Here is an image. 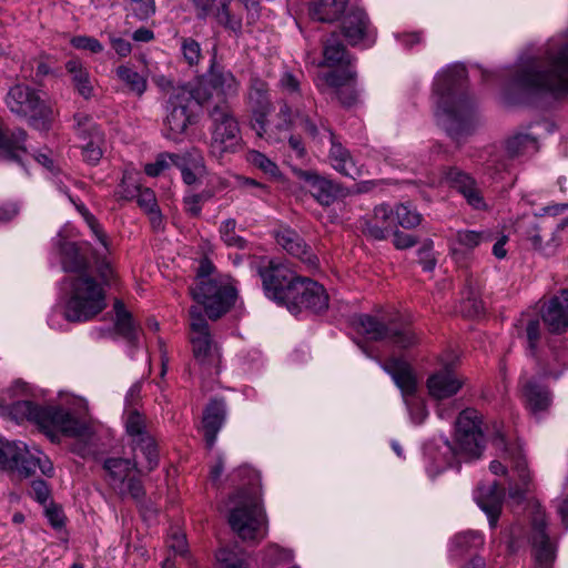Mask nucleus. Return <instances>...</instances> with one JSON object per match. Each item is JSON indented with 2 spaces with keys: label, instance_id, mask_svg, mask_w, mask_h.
Masks as SVG:
<instances>
[{
  "label": "nucleus",
  "instance_id": "9b49d317",
  "mask_svg": "<svg viewBox=\"0 0 568 568\" xmlns=\"http://www.w3.org/2000/svg\"><path fill=\"white\" fill-rule=\"evenodd\" d=\"M193 300L211 320H217L234 304L236 292L222 278L197 282L190 288Z\"/></svg>",
  "mask_w": 568,
  "mask_h": 568
},
{
  "label": "nucleus",
  "instance_id": "5fc2aeb1",
  "mask_svg": "<svg viewBox=\"0 0 568 568\" xmlns=\"http://www.w3.org/2000/svg\"><path fill=\"white\" fill-rule=\"evenodd\" d=\"M73 120L75 133L81 140H88V138H91L95 132H102L89 114L75 113Z\"/></svg>",
  "mask_w": 568,
  "mask_h": 568
},
{
  "label": "nucleus",
  "instance_id": "37998d69",
  "mask_svg": "<svg viewBox=\"0 0 568 568\" xmlns=\"http://www.w3.org/2000/svg\"><path fill=\"white\" fill-rule=\"evenodd\" d=\"M272 104L263 106H251L252 110V129L260 138H265L268 141H280L281 138L275 134L274 126L268 128L267 116L271 112Z\"/></svg>",
  "mask_w": 568,
  "mask_h": 568
},
{
  "label": "nucleus",
  "instance_id": "72a5a7b5",
  "mask_svg": "<svg viewBox=\"0 0 568 568\" xmlns=\"http://www.w3.org/2000/svg\"><path fill=\"white\" fill-rule=\"evenodd\" d=\"M60 246L61 265L64 272L80 275L88 273L90 263L88 258L81 254L80 248L74 242H58Z\"/></svg>",
  "mask_w": 568,
  "mask_h": 568
},
{
  "label": "nucleus",
  "instance_id": "58836bf2",
  "mask_svg": "<svg viewBox=\"0 0 568 568\" xmlns=\"http://www.w3.org/2000/svg\"><path fill=\"white\" fill-rule=\"evenodd\" d=\"M484 545V537L477 531L468 530L456 534L449 541L448 551L453 559H460L467 552Z\"/></svg>",
  "mask_w": 568,
  "mask_h": 568
},
{
  "label": "nucleus",
  "instance_id": "13d9d810",
  "mask_svg": "<svg viewBox=\"0 0 568 568\" xmlns=\"http://www.w3.org/2000/svg\"><path fill=\"white\" fill-rule=\"evenodd\" d=\"M81 215L83 216L87 225L91 230L92 234L95 236V239L99 241V243L103 246L105 252H109L108 247V239L106 234L104 233L103 229L101 227L100 223L95 219L93 214H91L87 207L83 205L78 206Z\"/></svg>",
  "mask_w": 568,
  "mask_h": 568
},
{
  "label": "nucleus",
  "instance_id": "f257e3e1",
  "mask_svg": "<svg viewBox=\"0 0 568 568\" xmlns=\"http://www.w3.org/2000/svg\"><path fill=\"white\" fill-rule=\"evenodd\" d=\"M231 480L240 487L230 497L229 524L243 541L260 542L268 531L261 475L252 467L241 466L232 473Z\"/></svg>",
  "mask_w": 568,
  "mask_h": 568
},
{
  "label": "nucleus",
  "instance_id": "dca6fc26",
  "mask_svg": "<svg viewBox=\"0 0 568 568\" xmlns=\"http://www.w3.org/2000/svg\"><path fill=\"white\" fill-rule=\"evenodd\" d=\"M124 425L126 434L131 437L133 450H141L146 459L148 470L158 465V449L155 440L146 429V417L135 407L126 408L124 413Z\"/></svg>",
  "mask_w": 568,
  "mask_h": 568
},
{
  "label": "nucleus",
  "instance_id": "bf43d9fd",
  "mask_svg": "<svg viewBox=\"0 0 568 568\" xmlns=\"http://www.w3.org/2000/svg\"><path fill=\"white\" fill-rule=\"evenodd\" d=\"M404 402L409 412L412 422L417 425L422 424L428 415L424 400L415 395Z\"/></svg>",
  "mask_w": 568,
  "mask_h": 568
},
{
  "label": "nucleus",
  "instance_id": "20e7f679",
  "mask_svg": "<svg viewBox=\"0 0 568 568\" xmlns=\"http://www.w3.org/2000/svg\"><path fill=\"white\" fill-rule=\"evenodd\" d=\"M464 77L465 70L454 67L439 73L434 82L436 113L447 118V132L456 142H459L464 134L470 133L475 115L474 102L467 95L457 92Z\"/></svg>",
  "mask_w": 568,
  "mask_h": 568
},
{
  "label": "nucleus",
  "instance_id": "680f3d73",
  "mask_svg": "<svg viewBox=\"0 0 568 568\" xmlns=\"http://www.w3.org/2000/svg\"><path fill=\"white\" fill-rule=\"evenodd\" d=\"M97 264V272L101 280V285L104 286H111L115 282V272L114 268L109 260H106L105 256L97 257L95 258Z\"/></svg>",
  "mask_w": 568,
  "mask_h": 568
},
{
  "label": "nucleus",
  "instance_id": "4d7b16f0",
  "mask_svg": "<svg viewBox=\"0 0 568 568\" xmlns=\"http://www.w3.org/2000/svg\"><path fill=\"white\" fill-rule=\"evenodd\" d=\"M181 51L184 58V61L190 65H197L201 58V45L200 43L192 38H183L181 40Z\"/></svg>",
  "mask_w": 568,
  "mask_h": 568
},
{
  "label": "nucleus",
  "instance_id": "5701e85b",
  "mask_svg": "<svg viewBox=\"0 0 568 568\" xmlns=\"http://www.w3.org/2000/svg\"><path fill=\"white\" fill-rule=\"evenodd\" d=\"M463 385L464 379L449 365L444 366L427 378L428 393L435 399H445L456 395Z\"/></svg>",
  "mask_w": 568,
  "mask_h": 568
},
{
  "label": "nucleus",
  "instance_id": "393cba45",
  "mask_svg": "<svg viewBox=\"0 0 568 568\" xmlns=\"http://www.w3.org/2000/svg\"><path fill=\"white\" fill-rule=\"evenodd\" d=\"M382 368L392 376L396 386L400 389L403 399H407L416 395L417 378L412 367L399 358H389L381 363Z\"/></svg>",
  "mask_w": 568,
  "mask_h": 568
},
{
  "label": "nucleus",
  "instance_id": "aec40b11",
  "mask_svg": "<svg viewBox=\"0 0 568 568\" xmlns=\"http://www.w3.org/2000/svg\"><path fill=\"white\" fill-rule=\"evenodd\" d=\"M275 134L291 131L296 124L305 130L313 139L320 136V129L315 122L300 110L293 111L286 100L278 101V111L275 114Z\"/></svg>",
  "mask_w": 568,
  "mask_h": 568
},
{
  "label": "nucleus",
  "instance_id": "1a4fd4ad",
  "mask_svg": "<svg viewBox=\"0 0 568 568\" xmlns=\"http://www.w3.org/2000/svg\"><path fill=\"white\" fill-rule=\"evenodd\" d=\"M105 480L110 488L121 498L142 501L145 491L138 477L136 455L133 459L111 457L104 460Z\"/></svg>",
  "mask_w": 568,
  "mask_h": 568
},
{
  "label": "nucleus",
  "instance_id": "a19ab883",
  "mask_svg": "<svg viewBox=\"0 0 568 568\" xmlns=\"http://www.w3.org/2000/svg\"><path fill=\"white\" fill-rule=\"evenodd\" d=\"M113 308L115 313L116 332L130 343H134L138 338V331L130 312L126 311L120 300H115Z\"/></svg>",
  "mask_w": 568,
  "mask_h": 568
},
{
  "label": "nucleus",
  "instance_id": "9d476101",
  "mask_svg": "<svg viewBox=\"0 0 568 568\" xmlns=\"http://www.w3.org/2000/svg\"><path fill=\"white\" fill-rule=\"evenodd\" d=\"M6 104L12 113L29 116L31 124L40 130H48L53 120V110L28 85L10 88Z\"/></svg>",
  "mask_w": 568,
  "mask_h": 568
},
{
  "label": "nucleus",
  "instance_id": "49530a36",
  "mask_svg": "<svg viewBox=\"0 0 568 568\" xmlns=\"http://www.w3.org/2000/svg\"><path fill=\"white\" fill-rule=\"evenodd\" d=\"M537 140L529 134L519 133L506 142V150L509 156H518L528 152H536Z\"/></svg>",
  "mask_w": 568,
  "mask_h": 568
},
{
  "label": "nucleus",
  "instance_id": "c9c22d12",
  "mask_svg": "<svg viewBox=\"0 0 568 568\" xmlns=\"http://www.w3.org/2000/svg\"><path fill=\"white\" fill-rule=\"evenodd\" d=\"M356 72L351 70H334L321 73L315 79V85L321 93H327L333 90L335 95L339 93L348 83L355 82Z\"/></svg>",
  "mask_w": 568,
  "mask_h": 568
},
{
  "label": "nucleus",
  "instance_id": "4c0bfd02",
  "mask_svg": "<svg viewBox=\"0 0 568 568\" xmlns=\"http://www.w3.org/2000/svg\"><path fill=\"white\" fill-rule=\"evenodd\" d=\"M349 0H318L308 8L310 17L320 22H334L345 11Z\"/></svg>",
  "mask_w": 568,
  "mask_h": 568
},
{
  "label": "nucleus",
  "instance_id": "4be33fe9",
  "mask_svg": "<svg viewBox=\"0 0 568 568\" xmlns=\"http://www.w3.org/2000/svg\"><path fill=\"white\" fill-rule=\"evenodd\" d=\"M531 542L536 561L545 567L550 565L555 559V548L546 534V515L540 509L532 517Z\"/></svg>",
  "mask_w": 568,
  "mask_h": 568
},
{
  "label": "nucleus",
  "instance_id": "de8ad7c7",
  "mask_svg": "<svg viewBox=\"0 0 568 568\" xmlns=\"http://www.w3.org/2000/svg\"><path fill=\"white\" fill-rule=\"evenodd\" d=\"M250 106H263L272 104L268 97V85L258 78H252L248 88Z\"/></svg>",
  "mask_w": 568,
  "mask_h": 568
},
{
  "label": "nucleus",
  "instance_id": "cd10ccee",
  "mask_svg": "<svg viewBox=\"0 0 568 568\" xmlns=\"http://www.w3.org/2000/svg\"><path fill=\"white\" fill-rule=\"evenodd\" d=\"M226 417V406L223 399H212L203 414V432L206 447L212 449Z\"/></svg>",
  "mask_w": 568,
  "mask_h": 568
},
{
  "label": "nucleus",
  "instance_id": "a878e982",
  "mask_svg": "<svg viewBox=\"0 0 568 568\" xmlns=\"http://www.w3.org/2000/svg\"><path fill=\"white\" fill-rule=\"evenodd\" d=\"M544 323L551 333H562L568 328V291H560L542 307Z\"/></svg>",
  "mask_w": 568,
  "mask_h": 568
},
{
  "label": "nucleus",
  "instance_id": "69168bd1",
  "mask_svg": "<svg viewBox=\"0 0 568 568\" xmlns=\"http://www.w3.org/2000/svg\"><path fill=\"white\" fill-rule=\"evenodd\" d=\"M462 195L465 197V200L471 207L476 210L486 209L485 200L481 195L480 190L477 186L476 181H474L473 184L469 187H467Z\"/></svg>",
  "mask_w": 568,
  "mask_h": 568
},
{
  "label": "nucleus",
  "instance_id": "423d86ee",
  "mask_svg": "<svg viewBox=\"0 0 568 568\" xmlns=\"http://www.w3.org/2000/svg\"><path fill=\"white\" fill-rule=\"evenodd\" d=\"M70 297L65 304L64 317L69 322H87L100 314L105 307V291L88 273L68 278Z\"/></svg>",
  "mask_w": 568,
  "mask_h": 568
},
{
  "label": "nucleus",
  "instance_id": "39448f33",
  "mask_svg": "<svg viewBox=\"0 0 568 568\" xmlns=\"http://www.w3.org/2000/svg\"><path fill=\"white\" fill-rule=\"evenodd\" d=\"M8 414L17 423L29 420L45 434L60 432L72 437L88 434L89 427L68 410L55 406H39L31 400H18L8 407Z\"/></svg>",
  "mask_w": 568,
  "mask_h": 568
},
{
  "label": "nucleus",
  "instance_id": "2f4dec72",
  "mask_svg": "<svg viewBox=\"0 0 568 568\" xmlns=\"http://www.w3.org/2000/svg\"><path fill=\"white\" fill-rule=\"evenodd\" d=\"M26 140L24 130H9L0 125V150L6 159L22 164L21 156L27 153Z\"/></svg>",
  "mask_w": 568,
  "mask_h": 568
},
{
  "label": "nucleus",
  "instance_id": "a211bd4d",
  "mask_svg": "<svg viewBox=\"0 0 568 568\" xmlns=\"http://www.w3.org/2000/svg\"><path fill=\"white\" fill-rule=\"evenodd\" d=\"M331 143L328 150V162L339 174L356 180L362 176L363 169L354 161L351 152L342 144L336 134L327 126H322Z\"/></svg>",
  "mask_w": 568,
  "mask_h": 568
},
{
  "label": "nucleus",
  "instance_id": "a18cd8bd",
  "mask_svg": "<svg viewBox=\"0 0 568 568\" xmlns=\"http://www.w3.org/2000/svg\"><path fill=\"white\" fill-rule=\"evenodd\" d=\"M495 232L491 230H481V231H470L463 230L456 233V241L459 245L464 246L467 250H474L478 245L483 243H488L494 241Z\"/></svg>",
  "mask_w": 568,
  "mask_h": 568
},
{
  "label": "nucleus",
  "instance_id": "8fccbe9b",
  "mask_svg": "<svg viewBox=\"0 0 568 568\" xmlns=\"http://www.w3.org/2000/svg\"><path fill=\"white\" fill-rule=\"evenodd\" d=\"M237 222L235 219H227L220 225L219 232L223 243L230 247L245 248L246 241L242 236L237 235L236 230Z\"/></svg>",
  "mask_w": 568,
  "mask_h": 568
},
{
  "label": "nucleus",
  "instance_id": "79ce46f5",
  "mask_svg": "<svg viewBox=\"0 0 568 568\" xmlns=\"http://www.w3.org/2000/svg\"><path fill=\"white\" fill-rule=\"evenodd\" d=\"M116 78L128 88L129 92L138 97L144 94L148 89V80L133 68L122 64L115 69Z\"/></svg>",
  "mask_w": 568,
  "mask_h": 568
},
{
  "label": "nucleus",
  "instance_id": "7c9ffc66",
  "mask_svg": "<svg viewBox=\"0 0 568 568\" xmlns=\"http://www.w3.org/2000/svg\"><path fill=\"white\" fill-rule=\"evenodd\" d=\"M342 31L351 45L361 43L369 34V19L367 14L361 9L352 10L343 19Z\"/></svg>",
  "mask_w": 568,
  "mask_h": 568
},
{
  "label": "nucleus",
  "instance_id": "0e129e2a",
  "mask_svg": "<svg viewBox=\"0 0 568 568\" xmlns=\"http://www.w3.org/2000/svg\"><path fill=\"white\" fill-rule=\"evenodd\" d=\"M30 496L39 504L47 506L51 501V489L47 481L36 479L31 481Z\"/></svg>",
  "mask_w": 568,
  "mask_h": 568
},
{
  "label": "nucleus",
  "instance_id": "c756f323",
  "mask_svg": "<svg viewBox=\"0 0 568 568\" xmlns=\"http://www.w3.org/2000/svg\"><path fill=\"white\" fill-rule=\"evenodd\" d=\"M505 453L508 456V458L513 462L514 470L517 473L519 479V484H515L511 480H509L508 496L515 503L520 504L525 500L530 484V474L527 468V463L519 449H517L516 453H513L507 448Z\"/></svg>",
  "mask_w": 568,
  "mask_h": 568
},
{
  "label": "nucleus",
  "instance_id": "473e14b6",
  "mask_svg": "<svg viewBox=\"0 0 568 568\" xmlns=\"http://www.w3.org/2000/svg\"><path fill=\"white\" fill-rule=\"evenodd\" d=\"M298 176L310 184L311 193L322 205H331L336 197L335 184L314 171H300Z\"/></svg>",
  "mask_w": 568,
  "mask_h": 568
},
{
  "label": "nucleus",
  "instance_id": "338daca9",
  "mask_svg": "<svg viewBox=\"0 0 568 568\" xmlns=\"http://www.w3.org/2000/svg\"><path fill=\"white\" fill-rule=\"evenodd\" d=\"M132 10L140 20H146L155 13V0H131Z\"/></svg>",
  "mask_w": 568,
  "mask_h": 568
},
{
  "label": "nucleus",
  "instance_id": "6ab92c4d",
  "mask_svg": "<svg viewBox=\"0 0 568 568\" xmlns=\"http://www.w3.org/2000/svg\"><path fill=\"white\" fill-rule=\"evenodd\" d=\"M465 457L457 447H453L448 440L440 444H428L425 446L426 470L434 478L447 467L454 466L455 462L459 463V457Z\"/></svg>",
  "mask_w": 568,
  "mask_h": 568
},
{
  "label": "nucleus",
  "instance_id": "603ef678",
  "mask_svg": "<svg viewBox=\"0 0 568 568\" xmlns=\"http://www.w3.org/2000/svg\"><path fill=\"white\" fill-rule=\"evenodd\" d=\"M247 160L252 165L260 169L265 174H268L274 179L281 178V171L277 164L264 153L253 150L248 153Z\"/></svg>",
  "mask_w": 568,
  "mask_h": 568
},
{
  "label": "nucleus",
  "instance_id": "6e6552de",
  "mask_svg": "<svg viewBox=\"0 0 568 568\" xmlns=\"http://www.w3.org/2000/svg\"><path fill=\"white\" fill-rule=\"evenodd\" d=\"M52 477L54 468L49 457L36 446L29 447L20 440L9 442L0 438V469L17 471L21 477H30L36 469Z\"/></svg>",
  "mask_w": 568,
  "mask_h": 568
},
{
  "label": "nucleus",
  "instance_id": "f8f14e48",
  "mask_svg": "<svg viewBox=\"0 0 568 568\" xmlns=\"http://www.w3.org/2000/svg\"><path fill=\"white\" fill-rule=\"evenodd\" d=\"M190 342L193 356L199 364L207 367H219L221 353L212 339L209 324L197 306L190 308Z\"/></svg>",
  "mask_w": 568,
  "mask_h": 568
},
{
  "label": "nucleus",
  "instance_id": "f704fd0d",
  "mask_svg": "<svg viewBox=\"0 0 568 568\" xmlns=\"http://www.w3.org/2000/svg\"><path fill=\"white\" fill-rule=\"evenodd\" d=\"M520 384L526 404L534 414L549 407L551 398L548 389L544 385L532 379L521 381Z\"/></svg>",
  "mask_w": 568,
  "mask_h": 568
},
{
  "label": "nucleus",
  "instance_id": "412c9836",
  "mask_svg": "<svg viewBox=\"0 0 568 568\" xmlns=\"http://www.w3.org/2000/svg\"><path fill=\"white\" fill-rule=\"evenodd\" d=\"M275 240L285 252L302 261L310 270L318 267L317 256L294 230L285 227L277 231Z\"/></svg>",
  "mask_w": 568,
  "mask_h": 568
},
{
  "label": "nucleus",
  "instance_id": "2eb2a0df",
  "mask_svg": "<svg viewBox=\"0 0 568 568\" xmlns=\"http://www.w3.org/2000/svg\"><path fill=\"white\" fill-rule=\"evenodd\" d=\"M455 440L466 459L478 458L484 449L481 417L476 409L463 410L456 420Z\"/></svg>",
  "mask_w": 568,
  "mask_h": 568
},
{
  "label": "nucleus",
  "instance_id": "c85d7f7f",
  "mask_svg": "<svg viewBox=\"0 0 568 568\" xmlns=\"http://www.w3.org/2000/svg\"><path fill=\"white\" fill-rule=\"evenodd\" d=\"M504 489L497 483L479 487L476 494V501L480 509L487 515L490 527H496L504 501Z\"/></svg>",
  "mask_w": 568,
  "mask_h": 568
},
{
  "label": "nucleus",
  "instance_id": "f3484780",
  "mask_svg": "<svg viewBox=\"0 0 568 568\" xmlns=\"http://www.w3.org/2000/svg\"><path fill=\"white\" fill-rule=\"evenodd\" d=\"M286 307L291 313H298L307 308L314 313H321L328 307V295L323 285L306 277H300L293 288L292 301H287Z\"/></svg>",
  "mask_w": 568,
  "mask_h": 568
},
{
  "label": "nucleus",
  "instance_id": "6e6d98bb",
  "mask_svg": "<svg viewBox=\"0 0 568 568\" xmlns=\"http://www.w3.org/2000/svg\"><path fill=\"white\" fill-rule=\"evenodd\" d=\"M215 558L217 568H245L244 559L229 548L217 550Z\"/></svg>",
  "mask_w": 568,
  "mask_h": 568
},
{
  "label": "nucleus",
  "instance_id": "b1692460",
  "mask_svg": "<svg viewBox=\"0 0 568 568\" xmlns=\"http://www.w3.org/2000/svg\"><path fill=\"white\" fill-rule=\"evenodd\" d=\"M197 85H206L211 95L214 90L223 97L222 100L226 101L227 97L237 94L240 83L230 70L217 65L213 60L207 73Z\"/></svg>",
  "mask_w": 568,
  "mask_h": 568
},
{
  "label": "nucleus",
  "instance_id": "0eeeda50",
  "mask_svg": "<svg viewBox=\"0 0 568 568\" xmlns=\"http://www.w3.org/2000/svg\"><path fill=\"white\" fill-rule=\"evenodd\" d=\"M210 121V154L222 159L226 154L235 153L242 149L241 128L230 104L220 100L212 108H207Z\"/></svg>",
  "mask_w": 568,
  "mask_h": 568
},
{
  "label": "nucleus",
  "instance_id": "ddd939ff",
  "mask_svg": "<svg viewBox=\"0 0 568 568\" xmlns=\"http://www.w3.org/2000/svg\"><path fill=\"white\" fill-rule=\"evenodd\" d=\"M257 273L262 280L264 293L270 300L283 305L292 301L293 288L300 280L292 270L271 260L266 265L260 266Z\"/></svg>",
  "mask_w": 568,
  "mask_h": 568
},
{
  "label": "nucleus",
  "instance_id": "3c124183",
  "mask_svg": "<svg viewBox=\"0 0 568 568\" xmlns=\"http://www.w3.org/2000/svg\"><path fill=\"white\" fill-rule=\"evenodd\" d=\"M443 179L450 187L456 189L460 194L475 181L470 175L455 166L445 169Z\"/></svg>",
  "mask_w": 568,
  "mask_h": 568
},
{
  "label": "nucleus",
  "instance_id": "864d4df0",
  "mask_svg": "<svg viewBox=\"0 0 568 568\" xmlns=\"http://www.w3.org/2000/svg\"><path fill=\"white\" fill-rule=\"evenodd\" d=\"M263 564L267 568H272L280 562H288L293 559V552L290 549L280 547L278 545H268L263 551Z\"/></svg>",
  "mask_w": 568,
  "mask_h": 568
},
{
  "label": "nucleus",
  "instance_id": "052dcab7",
  "mask_svg": "<svg viewBox=\"0 0 568 568\" xmlns=\"http://www.w3.org/2000/svg\"><path fill=\"white\" fill-rule=\"evenodd\" d=\"M135 197L138 199V204L141 209H143L148 214H154V219L159 220V207L155 194L152 190L140 189Z\"/></svg>",
  "mask_w": 568,
  "mask_h": 568
},
{
  "label": "nucleus",
  "instance_id": "4468645a",
  "mask_svg": "<svg viewBox=\"0 0 568 568\" xmlns=\"http://www.w3.org/2000/svg\"><path fill=\"white\" fill-rule=\"evenodd\" d=\"M356 329L369 341L389 339L400 348H408L418 343V336L410 326L400 328L389 327L377 317L369 314H361L354 318Z\"/></svg>",
  "mask_w": 568,
  "mask_h": 568
},
{
  "label": "nucleus",
  "instance_id": "e433bc0d",
  "mask_svg": "<svg viewBox=\"0 0 568 568\" xmlns=\"http://www.w3.org/2000/svg\"><path fill=\"white\" fill-rule=\"evenodd\" d=\"M65 70L71 75V81L77 92L85 100L93 97L94 87L89 71L78 59H71L65 63Z\"/></svg>",
  "mask_w": 568,
  "mask_h": 568
},
{
  "label": "nucleus",
  "instance_id": "7ed1b4c3",
  "mask_svg": "<svg viewBox=\"0 0 568 568\" xmlns=\"http://www.w3.org/2000/svg\"><path fill=\"white\" fill-rule=\"evenodd\" d=\"M156 84L164 94V135L180 141L189 126L199 121L200 109L210 102L211 94L206 85L174 83L165 77H160Z\"/></svg>",
  "mask_w": 568,
  "mask_h": 568
},
{
  "label": "nucleus",
  "instance_id": "774afa93",
  "mask_svg": "<svg viewBox=\"0 0 568 568\" xmlns=\"http://www.w3.org/2000/svg\"><path fill=\"white\" fill-rule=\"evenodd\" d=\"M178 155L173 154H160L154 163L145 165L144 171L149 176H158L169 168V161H173Z\"/></svg>",
  "mask_w": 568,
  "mask_h": 568
},
{
  "label": "nucleus",
  "instance_id": "ea45409f",
  "mask_svg": "<svg viewBox=\"0 0 568 568\" xmlns=\"http://www.w3.org/2000/svg\"><path fill=\"white\" fill-rule=\"evenodd\" d=\"M324 65L334 67L342 64H351V57L348 55L344 44L341 42L337 34H331L324 43L323 49Z\"/></svg>",
  "mask_w": 568,
  "mask_h": 568
},
{
  "label": "nucleus",
  "instance_id": "c03bdc74",
  "mask_svg": "<svg viewBox=\"0 0 568 568\" xmlns=\"http://www.w3.org/2000/svg\"><path fill=\"white\" fill-rule=\"evenodd\" d=\"M83 141L84 143L81 149L84 162L90 165H97L103 156V146L105 143L103 132H95L91 138Z\"/></svg>",
  "mask_w": 568,
  "mask_h": 568
},
{
  "label": "nucleus",
  "instance_id": "f03ea898",
  "mask_svg": "<svg viewBox=\"0 0 568 568\" xmlns=\"http://www.w3.org/2000/svg\"><path fill=\"white\" fill-rule=\"evenodd\" d=\"M511 87L528 94H550L559 98L568 93V44L548 42L545 51L517 65Z\"/></svg>",
  "mask_w": 568,
  "mask_h": 568
},
{
  "label": "nucleus",
  "instance_id": "bb28decb",
  "mask_svg": "<svg viewBox=\"0 0 568 568\" xmlns=\"http://www.w3.org/2000/svg\"><path fill=\"white\" fill-rule=\"evenodd\" d=\"M396 229L394 209L381 204L374 209L372 219L365 221L363 232L374 240H384Z\"/></svg>",
  "mask_w": 568,
  "mask_h": 568
},
{
  "label": "nucleus",
  "instance_id": "e2e57ef3",
  "mask_svg": "<svg viewBox=\"0 0 568 568\" xmlns=\"http://www.w3.org/2000/svg\"><path fill=\"white\" fill-rule=\"evenodd\" d=\"M70 43L73 48L78 50H87L92 53H101L104 49L102 43L98 39L89 36L73 37Z\"/></svg>",
  "mask_w": 568,
  "mask_h": 568
},
{
  "label": "nucleus",
  "instance_id": "09e8293b",
  "mask_svg": "<svg viewBox=\"0 0 568 568\" xmlns=\"http://www.w3.org/2000/svg\"><path fill=\"white\" fill-rule=\"evenodd\" d=\"M394 214L396 227L412 229L419 225L422 221V215L409 204H397Z\"/></svg>",
  "mask_w": 568,
  "mask_h": 568
}]
</instances>
